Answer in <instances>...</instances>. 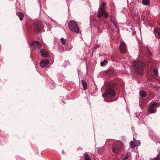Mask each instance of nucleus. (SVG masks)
<instances>
[{
  "label": "nucleus",
  "instance_id": "9b49d317",
  "mask_svg": "<svg viewBox=\"0 0 160 160\" xmlns=\"http://www.w3.org/2000/svg\"><path fill=\"white\" fill-rule=\"evenodd\" d=\"M154 31L156 38L160 39V28H156L154 29Z\"/></svg>",
  "mask_w": 160,
  "mask_h": 160
},
{
  "label": "nucleus",
  "instance_id": "ddd939ff",
  "mask_svg": "<svg viewBox=\"0 0 160 160\" xmlns=\"http://www.w3.org/2000/svg\"><path fill=\"white\" fill-rule=\"evenodd\" d=\"M41 56L43 57H48L49 56V53L46 50L42 49L40 51Z\"/></svg>",
  "mask_w": 160,
  "mask_h": 160
},
{
  "label": "nucleus",
  "instance_id": "4468645a",
  "mask_svg": "<svg viewBox=\"0 0 160 160\" xmlns=\"http://www.w3.org/2000/svg\"><path fill=\"white\" fill-rule=\"evenodd\" d=\"M82 83L84 90H86L88 88V86L85 80H82Z\"/></svg>",
  "mask_w": 160,
  "mask_h": 160
},
{
  "label": "nucleus",
  "instance_id": "412c9836",
  "mask_svg": "<svg viewBox=\"0 0 160 160\" xmlns=\"http://www.w3.org/2000/svg\"><path fill=\"white\" fill-rule=\"evenodd\" d=\"M107 62L106 60H104L103 61L101 62V66H103Z\"/></svg>",
  "mask_w": 160,
  "mask_h": 160
},
{
  "label": "nucleus",
  "instance_id": "f257e3e1",
  "mask_svg": "<svg viewBox=\"0 0 160 160\" xmlns=\"http://www.w3.org/2000/svg\"><path fill=\"white\" fill-rule=\"evenodd\" d=\"M133 64V68L135 71L139 74H142L144 71V64L138 61H134Z\"/></svg>",
  "mask_w": 160,
  "mask_h": 160
},
{
  "label": "nucleus",
  "instance_id": "5701e85b",
  "mask_svg": "<svg viewBox=\"0 0 160 160\" xmlns=\"http://www.w3.org/2000/svg\"><path fill=\"white\" fill-rule=\"evenodd\" d=\"M153 72L156 76H157L158 74V70L157 68H154L153 70Z\"/></svg>",
  "mask_w": 160,
  "mask_h": 160
},
{
  "label": "nucleus",
  "instance_id": "9d476101",
  "mask_svg": "<svg viewBox=\"0 0 160 160\" xmlns=\"http://www.w3.org/2000/svg\"><path fill=\"white\" fill-rule=\"evenodd\" d=\"M49 63V60L47 59H42L40 62V65L41 67L43 68L48 66Z\"/></svg>",
  "mask_w": 160,
  "mask_h": 160
},
{
  "label": "nucleus",
  "instance_id": "f3484780",
  "mask_svg": "<svg viewBox=\"0 0 160 160\" xmlns=\"http://www.w3.org/2000/svg\"><path fill=\"white\" fill-rule=\"evenodd\" d=\"M142 3L145 5H148L150 3V1L149 0H142Z\"/></svg>",
  "mask_w": 160,
  "mask_h": 160
},
{
  "label": "nucleus",
  "instance_id": "393cba45",
  "mask_svg": "<svg viewBox=\"0 0 160 160\" xmlns=\"http://www.w3.org/2000/svg\"><path fill=\"white\" fill-rule=\"evenodd\" d=\"M153 160H160V155H158L157 157L154 158Z\"/></svg>",
  "mask_w": 160,
  "mask_h": 160
},
{
  "label": "nucleus",
  "instance_id": "a211bd4d",
  "mask_svg": "<svg viewBox=\"0 0 160 160\" xmlns=\"http://www.w3.org/2000/svg\"><path fill=\"white\" fill-rule=\"evenodd\" d=\"M139 94L140 96L142 97H145L146 95V92L144 91H141L140 92Z\"/></svg>",
  "mask_w": 160,
  "mask_h": 160
},
{
  "label": "nucleus",
  "instance_id": "1a4fd4ad",
  "mask_svg": "<svg viewBox=\"0 0 160 160\" xmlns=\"http://www.w3.org/2000/svg\"><path fill=\"white\" fill-rule=\"evenodd\" d=\"M133 141H131L130 142V146L131 148H133L136 146H139L140 145V141H136L133 138Z\"/></svg>",
  "mask_w": 160,
  "mask_h": 160
},
{
  "label": "nucleus",
  "instance_id": "f03ea898",
  "mask_svg": "<svg viewBox=\"0 0 160 160\" xmlns=\"http://www.w3.org/2000/svg\"><path fill=\"white\" fill-rule=\"evenodd\" d=\"M123 148L124 145L122 142L121 141H117L113 144L112 146V151L115 153H117L121 151Z\"/></svg>",
  "mask_w": 160,
  "mask_h": 160
},
{
  "label": "nucleus",
  "instance_id": "f8f14e48",
  "mask_svg": "<svg viewBox=\"0 0 160 160\" xmlns=\"http://www.w3.org/2000/svg\"><path fill=\"white\" fill-rule=\"evenodd\" d=\"M32 45L35 48H40L41 47V44L38 41H34L33 42Z\"/></svg>",
  "mask_w": 160,
  "mask_h": 160
},
{
  "label": "nucleus",
  "instance_id": "7ed1b4c3",
  "mask_svg": "<svg viewBox=\"0 0 160 160\" xmlns=\"http://www.w3.org/2000/svg\"><path fill=\"white\" fill-rule=\"evenodd\" d=\"M68 27L72 31L76 33L79 32V29L76 23L73 20H72L68 22Z\"/></svg>",
  "mask_w": 160,
  "mask_h": 160
},
{
  "label": "nucleus",
  "instance_id": "bb28decb",
  "mask_svg": "<svg viewBox=\"0 0 160 160\" xmlns=\"http://www.w3.org/2000/svg\"><path fill=\"white\" fill-rule=\"evenodd\" d=\"M147 53L149 55H151V52H150V51H149V50H148L147 51Z\"/></svg>",
  "mask_w": 160,
  "mask_h": 160
},
{
  "label": "nucleus",
  "instance_id": "6e6552de",
  "mask_svg": "<svg viewBox=\"0 0 160 160\" xmlns=\"http://www.w3.org/2000/svg\"><path fill=\"white\" fill-rule=\"evenodd\" d=\"M108 14L104 10H99L98 13V18H101L102 17L104 18H107L108 17Z\"/></svg>",
  "mask_w": 160,
  "mask_h": 160
},
{
  "label": "nucleus",
  "instance_id": "4be33fe9",
  "mask_svg": "<svg viewBox=\"0 0 160 160\" xmlns=\"http://www.w3.org/2000/svg\"><path fill=\"white\" fill-rule=\"evenodd\" d=\"M128 154H126L124 156H123L122 160H126L128 159Z\"/></svg>",
  "mask_w": 160,
  "mask_h": 160
},
{
  "label": "nucleus",
  "instance_id": "0eeeda50",
  "mask_svg": "<svg viewBox=\"0 0 160 160\" xmlns=\"http://www.w3.org/2000/svg\"><path fill=\"white\" fill-rule=\"evenodd\" d=\"M119 47L120 51L122 53H124L126 52L127 46L124 42L122 41L121 42Z\"/></svg>",
  "mask_w": 160,
  "mask_h": 160
},
{
  "label": "nucleus",
  "instance_id": "cd10ccee",
  "mask_svg": "<svg viewBox=\"0 0 160 160\" xmlns=\"http://www.w3.org/2000/svg\"><path fill=\"white\" fill-rule=\"evenodd\" d=\"M111 71L110 70H109V71H106L105 72V73H106V74H108V73H111Z\"/></svg>",
  "mask_w": 160,
  "mask_h": 160
},
{
  "label": "nucleus",
  "instance_id": "6ab92c4d",
  "mask_svg": "<svg viewBox=\"0 0 160 160\" xmlns=\"http://www.w3.org/2000/svg\"><path fill=\"white\" fill-rule=\"evenodd\" d=\"M60 40L62 44L63 45H65L66 43V40L65 39H64L63 38H62L60 39Z\"/></svg>",
  "mask_w": 160,
  "mask_h": 160
},
{
  "label": "nucleus",
  "instance_id": "b1692460",
  "mask_svg": "<svg viewBox=\"0 0 160 160\" xmlns=\"http://www.w3.org/2000/svg\"><path fill=\"white\" fill-rule=\"evenodd\" d=\"M111 20L112 22L113 23V25L115 26V27L116 28L117 27L116 24L115 20H113V19H111Z\"/></svg>",
  "mask_w": 160,
  "mask_h": 160
},
{
  "label": "nucleus",
  "instance_id": "c756f323",
  "mask_svg": "<svg viewBox=\"0 0 160 160\" xmlns=\"http://www.w3.org/2000/svg\"><path fill=\"white\" fill-rule=\"evenodd\" d=\"M64 152L63 151H62V153L63 154L64 153Z\"/></svg>",
  "mask_w": 160,
  "mask_h": 160
},
{
  "label": "nucleus",
  "instance_id": "c85d7f7f",
  "mask_svg": "<svg viewBox=\"0 0 160 160\" xmlns=\"http://www.w3.org/2000/svg\"><path fill=\"white\" fill-rule=\"evenodd\" d=\"M62 50H63V51H64V48H63V47H62Z\"/></svg>",
  "mask_w": 160,
  "mask_h": 160
},
{
  "label": "nucleus",
  "instance_id": "20e7f679",
  "mask_svg": "<svg viewBox=\"0 0 160 160\" xmlns=\"http://www.w3.org/2000/svg\"><path fill=\"white\" fill-rule=\"evenodd\" d=\"M33 27L36 32H40L43 28V25L41 21L36 22L33 24Z\"/></svg>",
  "mask_w": 160,
  "mask_h": 160
},
{
  "label": "nucleus",
  "instance_id": "423d86ee",
  "mask_svg": "<svg viewBox=\"0 0 160 160\" xmlns=\"http://www.w3.org/2000/svg\"><path fill=\"white\" fill-rule=\"evenodd\" d=\"M115 95V92L114 90L109 88L106 90L104 94L102 95V96L103 97L104 96L107 97H112L114 96Z\"/></svg>",
  "mask_w": 160,
  "mask_h": 160
},
{
  "label": "nucleus",
  "instance_id": "aec40b11",
  "mask_svg": "<svg viewBox=\"0 0 160 160\" xmlns=\"http://www.w3.org/2000/svg\"><path fill=\"white\" fill-rule=\"evenodd\" d=\"M84 156L85 157L84 160H91V158L89 157L88 154H85Z\"/></svg>",
  "mask_w": 160,
  "mask_h": 160
},
{
  "label": "nucleus",
  "instance_id": "a878e982",
  "mask_svg": "<svg viewBox=\"0 0 160 160\" xmlns=\"http://www.w3.org/2000/svg\"><path fill=\"white\" fill-rule=\"evenodd\" d=\"M102 149L101 148H100V149L98 150V153H99L100 154H101L103 152V150H102V151H101V152L100 151V149Z\"/></svg>",
  "mask_w": 160,
  "mask_h": 160
},
{
  "label": "nucleus",
  "instance_id": "dca6fc26",
  "mask_svg": "<svg viewBox=\"0 0 160 160\" xmlns=\"http://www.w3.org/2000/svg\"><path fill=\"white\" fill-rule=\"evenodd\" d=\"M105 4L104 2H103L102 5L99 8V10H105Z\"/></svg>",
  "mask_w": 160,
  "mask_h": 160
},
{
  "label": "nucleus",
  "instance_id": "39448f33",
  "mask_svg": "<svg viewBox=\"0 0 160 160\" xmlns=\"http://www.w3.org/2000/svg\"><path fill=\"white\" fill-rule=\"evenodd\" d=\"M160 106V104L158 102H154L151 104L150 107L148 109V112L150 113H155L156 112V108Z\"/></svg>",
  "mask_w": 160,
  "mask_h": 160
},
{
  "label": "nucleus",
  "instance_id": "2eb2a0df",
  "mask_svg": "<svg viewBox=\"0 0 160 160\" xmlns=\"http://www.w3.org/2000/svg\"><path fill=\"white\" fill-rule=\"evenodd\" d=\"M16 14L19 18L20 20L22 21L23 19V13L21 12H17Z\"/></svg>",
  "mask_w": 160,
  "mask_h": 160
}]
</instances>
